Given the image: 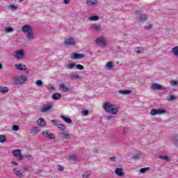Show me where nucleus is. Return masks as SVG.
Returning a JSON list of instances; mask_svg holds the SVG:
<instances>
[{"label":"nucleus","instance_id":"obj_37","mask_svg":"<svg viewBox=\"0 0 178 178\" xmlns=\"http://www.w3.org/2000/svg\"><path fill=\"white\" fill-rule=\"evenodd\" d=\"M148 170H149V167L143 168L140 170V173H145V172H148Z\"/></svg>","mask_w":178,"mask_h":178},{"label":"nucleus","instance_id":"obj_26","mask_svg":"<svg viewBox=\"0 0 178 178\" xmlns=\"http://www.w3.org/2000/svg\"><path fill=\"white\" fill-rule=\"evenodd\" d=\"M61 97H62V95H60L58 92H56L52 95V98L54 99V101H58V99H60Z\"/></svg>","mask_w":178,"mask_h":178},{"label":"nucleus","instance_id":"obj_7","mask_svg":"<svg viewBox=\"0 0 178 178\" xmlns=\"http://www.w3.org/2000/svg\"><path fill=\"white\" fill-rule=\"evenodd\" d=\"M95 43L97 45H101L102 47H106V40H105V38L99 37L96 39Z\"/></svg>","mask_w":178,"mask_h":178},{"label":"nucleus","instance_id":"obj_33","mask_svg":"<svg viewBox=\"0 0 178 178\" xmlns=\"http://www.w3.org/2000/svg\"><path fill=\"white\" fill-rule=\"evenodd\" d=\"M8 140H6V136L5 135H0V143H6Z\"/></svg>","mask_w":178,"mask_h":178},{"label":"nucleus","instance_id":"obj_1","mask_svg":"<svg viewBox=\"0 0 178 178\" xmlns=\"http://www.w3.org/2000/svg\"><path fill=\"white\" fill-rule=\"evenodd\" d=\"M102 108L107 113H111V115H116L119 112L118 108L115 107V105L111 104L108 102H106L102 105Z\"/></svg>","mask_w":178,"mask_h":178},{"label":"nucleus","instance_id":"obj_27","mask_svg":"<svg viewBox=\"0 0 178 178\" xmlns=\"http://www.w3.org/2000/svg\"><path fill=\"white\" fill-rule=\"evenodd\" d=\"M159 158L160 159H163V161H165L166 162H170V159L169 158L168 156H159Z\"/></svg>","mask_w":178,"mask_h":178},{"label":"nucleus","instance_id":"obj_56","mask_svg":"<svg viewBox=\"0 0 178 178\" xmlns=\"http://www.w3.org/2000/svg\"><path fill=\"white\" fill-rule=\"evenodd\" d=\"M29 169H30V167H29V166L24 168V170H25V172H27Z\"/></svg>","mask_w":178,"mask_h":178},{"label":"nucleus","instance_id":"obj_4","mask_svg":"<svg viewBox=\"0 0 178 178\" xmlns=\"http://www.w3.org/2000/svg\"><path fill=\"white\" fill-rule=\"evenodd\" d=\"M14 81L15 84H23V83H26V81H27V76L21 75L18 77H15L14 79Z\"/></svg>","mask_w":178,"mask_h":178},{"label":"nucleus","instance_id":"obj_8","mask_svg":"<svg viewBox=\"0 0 178 178\" xmlns=\"http://www.w3.org/2000/svg\"><path fill=\"white\" fill-rule=\"evenodd\" d=\"M24 51L22 49L18 50L16 51V53L14 54V56L16 58V59H23L24 58Z\"/></svg>","mask_w":178,"mask_h":178},{"label":"nucleus","instance_id":"obj_31","mask_svg":"<svg viewBox=\"0 0 178 178\" xmlns=\"http://www.w3.org/2000/svg\"><path fill=\"white\" fill-rule=\"evenodd\" d=\"M70 77L72 80H81V76H80L79 74L71 75Z\"/></svg>","mask_w":178,"mask_h":178},{"label":"nucleus","instance_id":"obj_38","mask_svg":"<svg viewBox=\"0 0 178 178\" xmlns=\"http://www.w3.org/2000/svg\"><path fill=\"white\" fill-rule=\"evenodd\" d=\"M106 66L107 69H112V67H113V63H112V62H108V63L106 64Z\"/></svg>","mask_w":178,"mask_h":178},{"label":"nucleus","instance_id":"obj_5","mask_svg":"<svg viewBox=\"0 0 178 178\" xmlns=\"http://www.w3.org/2000/svg\"><path fill=\"white\" fill-rule=\"evenodd\" d=\"M42 135L44 138H47L48 140H55V138H56L55 134H49V131L48 130L44 131Z\"/></svg>","mask_w":178,"mask_h":178},{"label":"nucleus","instance_id":"obj_24","mask_svg":"<svg viewBox=\"0 0 178 178\" xmlns=\"http://www.w3.org/2000/svg\"><path fill=\"white\" fill-rule=\"evenodd\" d=\"M60 118L63 119V120L65 122V123H72V119H70V118L65 117V115H60Z\"/></svg>","mask_w":178,"mask_h":178},{"label":"nucleus","instance_id":"obj_20","mask_svg":"<svg viewBox=\"0 0 178 178\" xmlns=\"http://www.w3.org/2000/svg\"><path fill=\"white\" fill-rule=\"evenodd\" d=\"M119 93L122 95H129V94H131V90H120Z\"/></svg>","mask_w":178,"mask_h":178},{"label":"nucleus","instance_id":"obj_10","mask_svg":"<svg viewBox=\"0 0 178 178\" xmlns=\"http://www.w3.org/2000/svg\"><path fill=\"white\" fill-rule=\"evenodd\" d=\"M51 109H52V104H45L41 108V112L42 113H45V112H48Z\"/></svg>","mask_w":178,"mask_h":178},{"label":"nucleus","instance_id":"obj_49","mask_svg":"<svg viewBox=\"0 0 178 178\" xmlns=\"http://www.w3.org/2000/svg\"><path fill=\"white\" fill-rule=\"evenodd\" d=\"M58 170H60V171L65 170V167L62 166L60 165H58Z\"/></svg>","mask_w":178,"mask_h":178},{"label":"nucleus","instance_id":"obj_29","mask_svg":"<svg viewBox=\"0 0 178 178\" xmlns=\"http://www.w3.org/2000/svg\"><path fill=\"white\" fill-rule=\"evenodd\" d=\"M172 143L176 145L178 148V135L172 137Z\"/></svg>","mask_w":178,"mask_h":178},{"label":"nucleus","instance_id":"obj_55","mask_svg":"<svg viewBox=\"0 0 178 178\" xmlns=\"http://www.w3.org/2000/svg\"><path fill=\"white\" fill-rule=\"evenodd\" d=\"M111 161H112V162H115L116 161V157L113 156L110 158Z\"/></svg>","mask_w":178,"mask_h":178},{"label":"nucleus","instance_id":"obj_58","mask_svg":"<svg viewBox=\"0 0 178 178\" xmlns=\"http://www.w3.org/2000/svg\"><path fill=\"white\" fill-rule=\"evenodd\" d=\"M24 0H19V2H23Z\"/></svg>","mask_w":178,"mask_h":178},{"label":"nucleus","instance_id":"obj_51","mask_svg":"<svg viewBox=\"0 0 178 178\" xmlns=\"http://www.w3.org/2000/svg\"><path fill=\"white\" fill-rule=\"evenodd\" d=\"M51 123H53V124H54V126H58V121L56 120H51Z\"/></svg>","mask_w":178,"mask_h":178},{"label":"nucleus","instance_id":"obj_57","mask_svg":"<svg viewBox=\"0 0 178 178\" xmlns=\"http://www.w3.org/2000/svg\"><path fill=\"white\" fill-rule=\"evenodd\" d=\"M2 69V64L0 63V70Z\"/></svg>","mask_w":178,"mask_h":178},{"label":"nucleus","instance_id":"obj_50","mask_svg":"<svg viewBox=\"0 0 178 178\" xmlns=\"http://www.w3.org/2000/svg\"><path fill=\"white\" fill-rule=\"evenodd\" d=\"M132 159H134L135 161H138V159H140V156H138V155H134V156L132 157Z\"/></svg>","mask_w":178,"mask_h":178},{"label":"nucleus","instance_id":"obj_21","mask_svg":"<svg viewBox=\"0 0 178 178\" xmlns=\"http://www.w3.org/2000/svg\"><path fill=\"white\" fill-rule=\"evenodd\" d=\"M8 87L0 86V92H1V94H6V92H8Z\"/></svg>","mask_w":178,"mask_h":178},{"label":"nucleus","instance_id":"obj_2","mask_svg":"<svg viewBox=\"0 0 178 178\" xmlns=\"http://www.w3.org/2000/svg\"><path fill=\"white\" fill-rule=\"evenodd\" d=\"M13 155H14L15 158H17L19 161H22L23 158H26L29 161H33V159H34V157L31 154L22 155V150L19 149L13 150Z\"/></svg>","mask_w":178,"mask_h":178},{"label":"nucleus","instance_id":"obj_44","mask_svg":"<svg viewBox=\"0 0 178 178\" xmlns=\"http://www.w3.org/2000/svg\"><path fill=\"white\" fill-rule=\"evenodd\" d=\"M170 84H171V86H177L178 82L175 80H172V81H170Z\"/></svg>","mask_w":178,"mask_h":178},{"label":"nucleus","instance_id":"obj_9","mask_svg":"<svg viewBox=\"0 0 178 178\" xmlns=\"http://www.w3.org/2000/svg\"><path fill=\"white\" fill-rule=\"evenodd\" d=\"M136 13L140 16L139 22L144 23L148 20V15L141 14L140 13V11H137Z\"/></svg>","mask_w":178,"mask_h":178},{"label":"nucleus","instance_id":"obj_54","mask_svg":"<svg viewBox=\"0 0 178 178\" xmlns=\"http://www.w3.org/2000/svg\"><path fill=\"white\" fill-rule=\"evenodd\" d=\"M12 165H15V166H19V163L16 162V161H11Z\"/></svg>","mask_w":178,"mask_h":178},{"label":"nucleus","instance_id":"obj_46","mask_svg":"<svg viewBox=\"0 0 178 178\" xmlns=\"http://www.w3.org/2000/svg\"><path fill=\"white\" fill-rule=\"evenodd\" d=\"M12 129L14 131H17V130H19V126L18 125H14V126H13Z\"/></svg>","mask_w":178,"mask_h":178},{"label":"nucleus","instance_id":"obj_25","mask_svg":"<svg viewBox=\"0 0 178 178\" xmlns=\"http://www.w3.org/2000/svg\"><path fill=\"white\" fill-rule=\"evenodd\" d=\"M13 172L18 177H23V174L18 168H14Z\"/></svg>","mask_w":178,"mask_h":178},{"label":"nucleus","instance_id":"obj_45","mask_svg":"<svg viewBox=\"0 0 178 178\" xmlns=\"http://www.w3.org/2000/svg\"><path fill=\"white\" fill-rule=\"evenodd\" d=\"M82 113L83 116H87L89 113L88 110H86V109L83 110Z\"/></svg>","mask_w":178,"mask_h":178},{"label":"nucleus","instance_id":"obj_40","mask_svg":"<svg viewBox=\"0 0 178 178\" xmlns=\"http://www.w3.org/2000/svg\"><path fill=\"white\" fill-rule=\"evenodd\" d=\"M92 30H95L96 31H99L101 30V26H92L91 27Z\"/></svg>","mask_w":178,"mask_h":178},{"label":"nucleus","instance_id":"obj_48","mask_svg":"<svg viewBox=\"0 0 178 178\" xmlns=\"http://www.w3.org/2000/svg\"><path fill=\"white\" fill-rule=\"evenodd\" d=\"M9 8H10V9H12L13 10H17V7L15 6V5H10Z\"/></svg>","mask_w":178,"mask_h":178},{"label":"nucleus","instance_id":"obj_47","mask_svg":"<svg viewBox=\"0 0 178 178\" xmlns=\"http://www.w3.org/2000/svg\"><path fill=\"white\" fill-rule=\"evenodd\" d=\"M82 177L83 178H88L90 177V174L87 173V172H84L83 175H82Z\"/></svg>","mask_w":178,"mask_h":178},{"label":"nucleus","instance_id":"obj_42","mask_svg":"<svg viewBox=\"0 0 178 178\" xmlns=\"http://www.w3.org/2000/svg\"><path fill=\"white\" fill-rule=\"evenodd\" d=\"M76 67L78 69V70H84V66L82 65L78 64L76 65Z\"/></svg>","mask_w":178,"mask_h":178},{"label":"nucleus","instance_id":"obj_19","mask_svg":"<svg viewBox=\"0 0 178 178\" xmlns=\"http://www.w3.org/2000/svg\"><path fill=\"white\" fill-rule=\"evenodd\" d=\"M135 52L137 54H144V47H136L134 48Z\"/></svg>","mask_w":178,"mask_h":178},{"label":"nucleus","instance_id":"obj_34","mask_svg":"<svg viewBox=\"0 0 178 178\" xmlns=\"http://www.w3.org/2000/svg\"><path fill=\"white\" fill-rule=\"evenodd\" d=\"M90 20H92V22H97V20H99V17L97 16V15H93L91 16L89 18Z\"/></svg>","mask_w":178,"mask_h":178},{"label":"nucleus","instance_id":"obj_22","mask_svg":"<svg viewBox=\"0 0 178 178\" xmlns=\"http://www.w3.org/2000/svg\"><path fill=\"white\" fill-rule=\"evenodd\" d=\"M72 59H81V58H84V54H74L73 57H71Z\"/></svg>","mask_w":178,"mask_h":178},{"label":"nucleus","instance_id":"obj_28","mask_svg":"<svg viewBox=\"0 0 178 178\" xmlns=\"http://www.w3.org/2000/svg\"><path fill=\"white\" fill-rule=\"evenodd\" d=\"M15 30L13 29V28L10 27V26H6L5 28V33H13Z\"/></svg>","mask_w":178,"mask_h":178},{"label":"nucleus","instance_id":"obj_12","mask_svg":"<svg viewBox=\"0 0 178 178\" xmlns=\"http://www.w3.org/2000/svg\"><path fill=\"white\" fill-rule=\"evenodd\" d=\"M59 137L60 138H65V140H70V138H72L70 134H67L65 132H60Z\"/></svg>","mask_w":178,"mask_h":178},{"label":"nucleus","instance_id":"obj_39","mask_svg":"<svg viewBox=\"0 0 178 178\" xmlns=\"http://www.w3.org/2000/svg\"><path fill=\"white\" fill-rule=\"evenodd\" d=\"M35 84H36V86H38V87H41V86L44 84V82H42V80H38L35 81Z\"/></svg>","mask_w":178,"mask_h":178},{"label":"nucleus","instance_id":"obj_16","mask_svg":"<svg viewBox=\"0 0 178 178\" xmlns=\"http://www.w3.org/2000/svg\"><path fill=\"white\" fill-rule=\"evenodd\" d=\"M30 131L31 134H34L35 136L36 134H38V133H40V129H38V127L35 126H33L31 129Z\"/></svg>","mask_w":178,"mask_h":178},{"label":"nucleus","instance_id":"obj_6","mask_svg":"<svg viewBox=\"0 0 178 178\" xmlns=\"http://www.w3.org/2000/svg\"><path fill=\"white\" fill-rule=\"evenodd\" d=\"M163 113H166V110H162L161 108H153L150 111V115L152 116H155L156 115H163Z\"/></svg>","mask_w":178,"mask_h":178},{"label":"nucleus","instance_id":"obj_18","mask_svg":"<svg viewBox=\"0 0 178 178\" xmlns=\"http://www.w3.org/2000/svg\"><path fill=\"white\" fill-rule=\"evenodd\" d=\"M86 3L89 6L97 5L98 1L97 0H86Z\"/></svg>","mask_w":178,"mask_h":178},{"label":"nucleus","instance_id":"obj_13","mask_svg":"<svg viewBox=\"0 0 178 178\" xmlns=\"http://www.w3.org/2000/svg\"><path fill=\"white\" fill-rule=\"evenodd\" d=\"M37 124H38V126H40L42 127H44V126H47V122L42 118H39L37 120Z\"/></svg>","mask_w":178,"mask_h":178},{"label":"nucleus","instance_id":"obj_52","mask_svg":"<svg viewBox=\"0 0 178 178\" xmlns=\"http://www.w3.org/2000/svg\"><path fill=\"white\" fill-rule=\"evenodd\" d=\"M63 3L65 5H69L70 3V0H63Z\"/></svg>","mask_w":178,"mask_h":178},{"label":"nucleus","instance_id":"obj_32","mask_svg":"<svg viewBox=\"0 0 178 178\" xmlns=\"http://www.w3.org/2000/svg\"><path fill=\"white\" fill-rule=\"evenodd\" d=\"M69 160L70 161H73L74 162H76V161H79V159L76 158V155L72 154V155L70 156Z\"/></svg>","mask_w":178,"mask_h":178},{"label":"nucleus","instance_id":"obj_15","mask_svg":"<svg viewBox=\"0 0 178 178\" xmlns=\"http://www.w3.org/2000/svg\"><path fill=\"white\" fill-rule=\"evenodd\" d=\"M115 174L120 177L124 175V172H123V170L122 168H116L115 170Z\"/></svg>","mask_w":178,"mask_h":178},{"label":"nucleus","instance_id":"obj_3","mask_svg":"<svg viewBox=\"0 0 178 178\" xmlns=\"http://www.w3.org/2000/svg\"><path fill=\"white\" fill-rule=\"evenodd\" d=\"M22 31L23 33H27L26 38L29 41H31V40H34V33L33 32V29L31 26L29 25H24L22 29Z\"/></svg>","mask_w":178,"mask_h":178},{"label":"nucleus","instance_id":"obj_41","mask_svg":"<svg viewBox=\"0 0 178 178\" xmlns=\"http://www.w3.org/2000/svg\"><path fill=\"white\" fill-rule=\"evenodd\" d=\"M145 30H151L152 29V24H148L147 26H144Z\"/></svg>","mask_w":178,"mask_h":178},{"label":"nucleus","instance_id":"obj_23","mask_svg":"<svg viewBox=\"0 0 178 178\" xmlns=\"http://www.w3.org/2000/svg\"><path fill=\"white\" fill-rule=\"evenodd\" d=\"M60 90H62L64 92H68L69 91V88L63 83L60 85Z\"/></svg>","mask_w":178,"mask_h":178},{"label":"nucleus","instance_id":"obj_30","mask_svg":"<svg viewBox=\"0 0 178 178\" xmlns=\"http://www.w3.org/2000/svg\"><path fill=\"white\" fill-rule=\"evenodd\" d=\"M171 51L172 54L178 58V46L173 47Z\"/></svg>","mask_w":178,"mask_h":178},{"label":"nucleus","instance_id":"obj_35","mask_svg":"<svg viewBox=\"0 0 178 178\" xmlns=\"http://www.w3.org/2000/svg\"><path fill=\"white\" fill-rule=\"evenodd\" d=\"M58 129H59L60 130H66V126H65L63 124H57Z\"/></svg>","mask_w":178,"mask_h":178},{"label":"nucleus","instance_id":"obj_36","mask_svg":"<svg viewBox=\"0 0 178 178\" xmlns=\"http://www.w3.org/2000/svg\"><path fill=\"white\" fill-rule=\"evenodd\" d=\"M73 67H76V64L74 63H71V64H67V69H69L70 70H72Z\"/></svg>","mask_w":178,"mask_h":178},{"label":"nucleus","instance_id":"obj_11","mask_svg":"<svg viewBox=\"0 0 178 178\" xmlns=\"http://www.w3.org/2000/svg\"><path fill=\"white\" fill-rule=\"evenodd\" d=\"M65 44H66L67 45H76V42L74 41V38H69L67 39H66L64 41Z\"/></svg>","mask_w":178,"mask_h":178},{"label":"nucleus","instance_id":"obj_17","mask_svg":"<svg viewBox=\"0 0 178 178\" xmlns=\"http://www.w3.org/2000/svg\"><path fill=\"white\" fill-rule=\"evenodd\" d=\"M15 67L18 70H21V71H24V70H27V67H26V65H22V64H16L15 65Z\"/></svg>","mask_w":178,"mask_h":178},{"label":"nucleus","instance_id":"obj_53","mask_svg":"<svg viewBox=\"0 0 178 178\" xmlns=\"http://www.w3.org/2000/svg\"><path fill=\"white\" fill-rule=\"evenodd\" d=\"M174 99H176V96L175 95L170 96V101H173Z\"/></svg>","mask_w":178,"mask_h":178},{"label":"nucleus","instance_id":"obj_14","mask_svg":"<svg viewBox=\"0 0 178 178\" xmlns=\"http://www.w3.org/2000/svg\"><path fill=\"white\" fill-rule=\"evenodd\" d=\"M150 88L153 90H162V86L161 84H158V83H153V84H152Z\"/></svg>","mask_w":178,"mask_h":178},{"label":"nucleus","instance_id":"obj_43","mask_svg":"<svg viewBox=\"0 0 178 178\" xmlns=\"http://www.w3.org/2000/svg\"><path fill=\"white\" fill-rule=\"evenodd\" d=\"M106 119L108 122H111V120H115V116L109 115L106 117Z\"/></svg>","mask_w":178,"mask_h":178}]
</instances>
